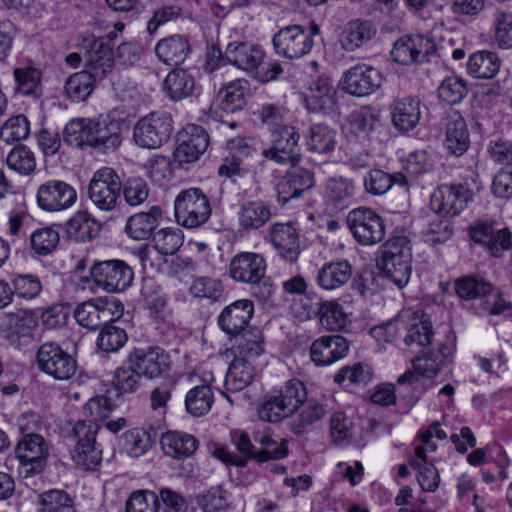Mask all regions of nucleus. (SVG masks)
I'll use <instances>...</instances> for the list:
<instances>
[{
    "label": "nucleus",
    "instance_id": "obj_1",
    "mask_svg": "<svg viewBox=\"0 0 512 512\" xmlns=\"http://www.w3.org/2000/svg\"><path fill=\"white\" fill-rule=\"evenodd\" d=\"M64 136L68 142L79 140L76 145L85 144L102 152L115 151L122 143V123L104 114L74 119L66 125Z\"/></svg>",
    "mask_w": 512,
    "mask_h": 512
},
{
    "label": "nucleus",
    "instance_id": "obj_2",
    "mask_svg": "<svg viewBox=\"0 0 512 512\" xmlns=\"http://www.w3.org/2000/svg\"><path fill=\"white\" fill-rule=\"evenodd\" d=\"M306 399V387L299 379H291L266 395L258 407V416L267 422H280L290 417Z\"/></svg>",
    "mask_w": 512,
    "mask_h": 512
},
{
    "label": "nucleus",
    "instance_id": "obj_3",
    "mask_svg": "<svg viewBox=\"0 0 512 512\" xmlns=\"http://www.w3.org/2000/svg\"><path fill=\"white\" fill-rule=\"evenodd\" d=\"M175 218L178 224L186 228H199L210 218L212 208L207 195L192 187L178 193L174 201Z\"/></svg>",
    "mask_w": 512,
    "mask_h": 512
},
{
    "label": "nucleus",
    "instance_id": "obj_4",
    "mask_svg": "<svg viewBox=\"0 0 512 512\" xmlns=\"http://www.w3.org/2000/svg\"><path fill=\"white\" fill-rule=\"evenodd\" d=\"M49 454L50 444L42 435L22 436L15 446L19 475L29 478L42 473L47 466Z\"/></svg>",
    "mask_w": 512,
    "mask_h": 512
},
{
    "label": "nucleus",
    "instance_id": "obj_5",
    "mask_svg": "<svg viewBox=\"0 0 512 512\" xmlns=\"http://www.w3.org/2000/svg\"><path fill=\"white\" fill-rule=\"evenodd\" d=\"M272 137L270 146L264 148L261 155L277 165L297 166L302 159L300 133L297 128L290 125L280 126L273 130Z\"/></svg>",
    "mask_w": 512,
    "mask_h": 512
},
{
    "label": "nucleus",
    "instance_id": "obj_6",
    "mask_svg": "<svg viewBox=\"0 0 512 512\" xmlns=\"http://www.w3.org/2000/svg\"><path fill=\"white\" fill-rule=\"evenodd\" d=\"M320 33L319 26L312 23L309 28L290 25L280 29L273 37V46L277 54L289 59L308 54L313 45V37Z\"/></svg>",
    "mask_w": 512,
    "mask_h": 512
},
{
    "label": "nucleus",
    "instance_id": "obj_7",
    "mask_svg": "<svg viewBox=\"0 0 512 512\" xmlns=\"http://www.w3.org/2000/svg\"><path fill=\"white\" fill-rule=\"evenodd\" d=\"M170 114L152 112L140 118L133 128V139L137 146L158 149L169 139L173 131Z\"/></svg>",
    "mask_w": 512,
    "mask_h": 512
},
{
    "label": "nucleus",
    "instance_id": "obj_8",
    "mask_svg": "<svg viewBox=\"0 0 512 512\" xmlns=\"http://www.w3.org/2000/svg\"><path fill=\"white\" fill-rule=\"evenodd\" d=\"M90 275L96 286L109 293L127 290L134 279L132 268L119 259L95 262L90 268Z\"/></svg>",
    "mask_w": 512,
    "mask_h": 512
},
{
    "label": "nucleus",
    "instance_id": "obj_9",
    "mask_svg": "<svg viewBox=\"0 0 512 512\" xmlns=\"http://www.w3.org/2000/svg\"><path fill=\"white\" fill-rule=\"evenodd\" d=\"M346 222L354 239L361 245H374L385 238L384 220L371 208L358 207L351 210Z\"/></svg>",
    "mask_w": 512,
    "mask_h": 512
},
{
    "label": "nucleus",
    "instance_id": "obj_10",
    "mask_svg": "<svg viewBox=\"0 0 512 512\" xmlns=\"http://www.w3.org/2000/svg\"><path fill=\"white\" fill-rule=\"evenodd\" d=\"M123 188L122 180L117 172L110 167L97 170L88 185V197L101 211H112Z\"/></svg>",
    "mask_w": 512,
    "mask_h": 512
},
{
    "label": "nucleus",
    "instance_id": "obj_11",
    "mask_svg": "<svg viewBox=\"0 0 512 512\" xmlns=\"http://www.w3.org/2000/svg\"><path fill=\"white\" fill-rule=\"evenodd\" d=\"M72 436L76 441L70 452L74 464L84 471H95L102 461V450L96 445V426L75 423Z\"/></svg>",
    "mask_w": 512,
    "mask_h": 512
},
{
    "label": "nucleus",
    "instance_id": "obj_12",
    "mask_svg": "<svg viewBox=\"0 0 512 512\" xmlns=\"http://www.w3.org/2000/svg\"><path fill=\"white\" fill-rule=\"evenodd\" d=\"M36 200L41 210L59 212L67 210L75 204L77 192L69 183L52 179L38 187Z\"/></svg>",
    "mask_w": 512,
    "mask_h": 512
},
{
    "label": "nucleus",
    "instance_id": "obj_13",
    "mask_svg": "<svg viewBox=\"0 0 512 512\" xmlns=\"http://www.w3.org/2000/svg\"><path fill=\"white\" fill-rule=\"evenodd\" d=\"M436 51L432 38L422 34L410 35L398 39L391 51L393 61L401 65L423 63Z\"/></svg>",
    "mask_w": 512,
    "mask_h": 512
},
{
    "label": "nucleus",
    "instance_id": "obj_14",
    "mask_svg": "<svg viewBox=\"0 0 512 512\" xmlns=\"http://www.w3.org/2000/svg\"><path fill=\"white\" fill-rule=\"evenodd\" d=\"M381 72L367 64H357L347 70L342 81V89L353 96L371 95L382 85Z\"/></svg>",
    "mask_w": 512,
    "mask_h": 512
},
{
    "label": "nucleus",
    "instance_id": "obj_15",
    "mask_svg": "<svg viewBox=\"0 0 512 512\" xmlns=\"http://www.w3.org/2000/svg\"><path fill=\"white\" fill-rule=\"evenodd\" d=\"M471 194L462 185H441L431 195L430 205L443 217L457 216L465 209Z\"/></svg>",
    "mask_w": 512,
    "mask_h": 512
},
{
    "label": "nucleus",
    "instance_id": "obj_16",
    "mask_svg": "<svg viewBox=\"0 0 512 512\" xmlns=\"http://www.w3.org/2000/svg\"><path fill=\"white\" fill-rule=\"evenodd\" d=\"M266 261L258 253L240 252L229 264V275L237 282L258 285L265 276Z\"/></svg>",
    "mask_w": 512,
    "mask_h": 512
},
{
    "label": "nucleus",
    "instance_id": "obj_17",
    "mask_svg": "<svg viewBox=\"0 0 512 512\" xmlns=\"http://www.w3.org/2000/svg\"><path fill=\"white\" fill-rule=\"evenodd\" d=\"M253 314L254 304L251 300H237L221 311L217 317V325L230 340L248 328Z\"/></svg>",
    "mask_w": 512,
    "mask_h": 512
},
{
    "label": "nucleus",
    "instance_id": "obj_18",
    "mask_svg": "<svg viewBox=\"0 0 512 512\" xmlns=\"http://www.w3.org/2000/svg\"><path fill=\"white\" fill-rule=\"evenodd\" d=\"M470 235L494 257H501L512 248V233L508 228L497 229L491 223L480 222L470 228Z\"/></svg>",
    "mask_w": 512,
    "mask_h": 512
},
{
    "label": "nucleus",
    "instance_id": "obj_19",
    "mask_svg": "<svg viewBox=\"0 0 512 512\" xmlns=\"http://www.w3.org/2000/svg\"><path fill=\"white\" fill-rule=\"evenodd\" d=\"M268 240L284 260L290 263L297 261L301 251L300 236L291 223H274Z\"/></svg>",
    "mask_w": 512,
    "mask_h": 512
},
{
    "label": "nucleus",
    "instance_id": "obj_20",
    "mask_svg": "<svg viewBox=\"0 0 512 512\" xmlns=\"http://www.w3.org/2000/svg\"><path fill=\"white\" fill-rule=\"evenodd\" d=\"M400 317L408 324L407 334L404 337L407 346L425 347L431 343L433 336L432 323L423 310L408 309L403 311Z\"/></svg>",
    "mask_w": 512,
    "mask_h": 512
},
{
    "label": "nucleus",
    "instance_id": "obj_21",
    "mask_svg": "<svg viewBox=\"0 0 512 512\" xmlns=\"http://www.w3.org/2000/svg\"><path fill=\"white\" fill-rule=\"evenodd\" d=\"M306 108L314 113H330L336 107V90L331 78L321 76L314 80L305 97Z\"/></svg>",
    "mask_w": 512,
    "mask_h": 512
},
{
    "label": "nucleus",
    "instance_id": "obj_22",
    "mask_svg": "<svg viewBox=\"0 0 512 512\" xmlns=\"http://www.w3.org/2000/svg\"><path fill=\"white\" fill-rule=\"evenodd\" d=\"M225 59L247 73H252L262 64L264 52L258 46L242 41L229 43L225 49Z\"/></svg>",
    "mask_w": 512,
    "mask_h": 512
},
{
    "label": "nucleus",
    "instance_id": "obj_23",
    "mask_svg": "<svg viewBox=\"0 0 512 512\" xmlns=\"http://www.w3.org/2000/svg\"><path fill=\"white\" fill-rule=\"evenodd\" d=\"M184 137L177 146L174 156L180 163L195 162L207 150L209 135L203 127L191 125L185 130Z\"/></svg>",
    "mask_w": 512,
    "mask_h": 512
},
{
    "label": "nucleus",
    "instance_id": "obj_24",
    "mask_svg": "<svg viewBox=\"0 0 512 512\" xmlns=\"http://www.w3.org/2000/svg\"><path fill=\"white\" fill-rule=\"evenodd\" d=\"M115 58L111 47L103 42H92L85 53V70L94 79L102 81L114 68Z\"/></svg>",
    "mask_w": 512,
    "mask_h": 512
},
{
    "label": "nucleus",
    "instance_id": "obj_25",
    "mask_svg": "<svg viewBox=\"0 0 512 512\" xmlns=\"http://www.w3.org/2000/svg\"><path fill=\"white\" fill-rule=\"evenodd\" d=\"M259 354L235 355L231 361L225 377V388L235 393L246 388L254 379L255 369L252 364Z\"/></svg>",
    "mask_w": 512,
    "mask_h": 512
},
{
    "label": "nucleus",
    "instance_id": "obj_26",
    "mask_svg": "<svg viewBox=\"0 0 512 512\" xmlns=\"http://www.w3.org/2000/svg\"><path fill=\"white\" fill-rule=\"evenodd\" d=\"M327 414L326 406L317 399H306L299 404L289 421L290 430L295 435L308 433L310 428Z\"/></svg>",
    "mask_w": 512,
    "mask_h": 512
},
{
    "label": "nucleus",
    "instance_id": "obj_27",
    "mask_svg": "<svg viewBox=\"0 0 512 512\" xmlns=\"http://www.w3.org/2000/svg\"><path fill=\"white\" fill-rule=\"evenodd\" d=\"M114 302H102V298L85 301L74 310V317L79 325L96 330L111 322L109 306Z\"/></svg>",
    "mask_w": 512,
    "mask_h": 512
},
{
    "label": "nucleus",
    "instance_id": "obj_28",
    "mask_svg": "<svg viewBox=\"0 0 512 512\" xmlns=\"http://www.w3.org/2000/svg\"><path fill=\"white\" fill-rule=\"evenodd\" d=\"M353 267L347 260L324 263L317 271L316 283L326 291H333L344 286L351 278Z\"/></svg>",
    "mask_w": 512,
    "mask_h": 512
},
{
    "label": "nucleus",
    "instance_id": "obj_29",
    "mask_svg": "<svg viewBox=\"0 0 512 512\" xmlns=\"http://www.w3.org/2000/svg\"><path fill=\"white\" fill-rule=\"evenodd\" d=\"M393 125L400 131L414 129L421 118V102L416 97L406 96L397 99L391 106Z\"/></svg>",
    "mask_w": 512,
    "mask_h": 512
},
{
    "label": "nucleus",
    "instance_id": "obj_30",
    "mask_svg": "<svg viewBox=\"0 0 512 512\" xmlns=\"http://www.w3.org/2000/svg\"><path fill=\"white\" fill-rule=\"evenodd\" d=\"M196 80L191 72L182 68L171 70L163 82V91L174 102L193 96Z\"/></svg>",
    "mask_w": 512,
    "mask_h": 512
},
{
    "label": "nucleus",
    "instance_id": "obj_31",
    "mask_svg": "<svg viewBox=\"0 0 512 512\" xmlns=\"http://www.w3.org/2000/svg\"><path fill=\"white\" fill-rule=\"evenodd\" d=\"M162 216V209L159 206H152L148 212H140L127 219L125 232L134 240H147L159 224Z\"/></svg>",
    "mask_w": 512,
    "mask_h": 512
},
{
    "label": "nucleus",
    "instance_id": "obj_32",
    "mask_svg": "<svg viewBox=\"0 0 512 512\" xmlns=\"http://www.w3.org/2000/svg\"><path fill=\"white\" fill-rule=\"evenodd\" d=\"M14 93L34 100L43 95L42 72L30 65L16 67L13 70Z\"/></svg>",
    "mask_w": 512,
    "mask_h": 512
},
{
    "label": "nucleus",
    "instance_id": "obj_33",
    "mask_svg": "<svg viewBox=\"0 0 512 512\" xmlns=\"http://www.w3.org/2000/svg\"><path fill=\"white\" fill-rule=\"evenodd\" d=\"M101 224L87 211L76 212L66 223L65 232L75 242H87L96 238Z\"/></svg>",
    "mask_w": 512,
    "mask_h": 512
},
{
    "label": "nucleus",
    "instance_id": "obj_34",
    "mask_svg": "<svg viewBox=\"0 0 512 512\" xmlns=\"http://www.w3.org/2000/svg\"><path fill=\"white\" fill-rule=\"evenodd\" d=\"M160 442L163 452L177 460L192 456L198 448V440L185 432H166Z\"/></svg>",
    "mask_w": 512,
    "mask_h": 512
},
{
    "label": "nucleus",
    "instance_id": "obj_35",
    "mask_svg": "<svg viewBox=\"0 0 512 512\" xmlns=\"http://www.w3.org/2000/svg\"><path fill=\"white\" fill-rule=\"evenodd\" d=\"M37 364L41 371L57 380L71 378L77 369V362L71 354H37Z\"/></svg>",
    "mask_w": 512,
    "mask_h": 512
},
{
    "label": "nucleus",
    "instance_id": "obj_36",
    "mask_svg": "<svg viewBox=\"0 0 512 512\" xmlns=\"http://www.w3.org/2000/svg\"><path fill=\"white\" fill-rule=\"evenodd\" d=\"M188 39L182 35H171L161 39L155 47L158 59L167 65H179L190 53Z\"/></svg>",
    "mask_w": 512,
    "mask_h": 512
},
{
    "label": "nucleus",
    "instance_id": "obj_37",
    "mask_svg": "<svg viewBox=\"0 0 512 512\" xmlns=\"http://www.w3.org/2000/svg\"><path fill=\"white\" fill-rule=\"evenodd\" d=\"M470 145L469 131L463 117L458 113L449 116L446 125L445 147L455 155H463Z\"/></svg>",
    "mask_w": 512,
    "mask_h": 512
},
{
    "label": "nucleus",
    "instance_id": "obj_38",
    "mask_svg": "<svg viewBox=\"0 0 512 512\" xmlns=\"http://www.w3.org/2000/svg\"><path fill=\"white\" fill-rule=\"evenodd\" d=\"M442 369L441 362L437 361L435 354H422L412 360V369L406 370L397 379L399 385L414 384L421 378L432 379Z\"/></svg>",
    "mask_w": 512,
    "mask_h": 512
},
{
    "label": "nucleus",
    "instance_id": "obj_39",
    "mask_svg": "<svg viewBox=\"0 0 512 512\" xmlns=\"http://www.w3.org/2000/svg\"><path fill=\"white\" fill-rule=\"evenodd\" d=\"M377 28L370 20L355 19L345 27L341 43L345 50L353 51L375 37Z\"/></svg>",
    "mask_w": 512,
    "mask_h": 512
},
{
    "label": "nucleus",
    "instance_id": "obj_40",
    "mask_svg": "<svg viewBox=\"0 0 512 512\" xmlns=\"http://www.w3.org/2000/svg\"><path fill=\"white\" fill-rule=\"evenodd\" d=\"M270 205L261 200L245 202L239 209L238 220L243 230H257L271 218Z\"/></svg>",
    "mask_w": 512,
    "mask_h": 512
},
{
    "label": "nucleus",
    "instance_id": "obj_41",
    "mask_svg": "<svg viewBox=\"0 0 512 512\" xmlns=\"http://www.w3.org/2000/svg\"><path fill=\"white\" fill-rule=\"evenodd\" d=\"M248 82L246 80L231 81L222 87L217 94L218 107L227 113L240 111L246 105Z\"/></svg>",
    "mask_w": 512,
    "mask_h": 512
},
{
    "label": "nucleus",
    "instance_id": "obj_42",
    "mask_svg": "<svg viewBox=\"0 0 512 512\" xmlns=\"http://www.w3.org/2000/svg\"><path fill=\"white\" fill-rule=\"evenodd\" d=\"M494 286L478 274L464 275L454 282L456 295L463 300H473L490 295Z\"/></svg>",
    "mask_w": 512,
    "mask_h": 512
},
{
    "label": "nucleus",
    "instance_id": "obj_43",
    "mask_svg": "<svg viewBox=\"0 0 512 512\" xmlns=\"http://www.w3.org/2000/svg\"><path fill=\"white\" fill-rule=\"evenodd\" d=\"M129 361L140 376L154 378L166 373L170 369L169 354H129Z\"/></svg>",
    "mask_w": 512,
    "mask_h": 512
},
{
    "label": "nucleus",
    "instance_id": "obj_44",
    "mask_svg": "<svg viewBox=\"0 0 512 512\" xmlns=\"http://www.w3.org/2000/svg\"><path fill=\"white\" fill-rule=\"evenodd\" d=\"M336 131L325 124H314L306 136L308 151L318 154H330L336 147Z\"/></svg>",
    "mask_w": 512,
    "mask_h": 512
},
{
    "label": "nucleus",
    "instance_id": "obj_45",
    "mask_svg": "<svg viewBox=\"0 0 512 512\" xmlns=\"http://www.w3.org/2000/svg\"><path fill=\"white\" fill-rule=\"evenodd\" d=\"M500 59L491 51H478L472 54L467 63L468 73L477 79H491L500 69Z\"/></svg>",
    "mask_w": 512,
    "mask_h": 512
},
{
    "label": "nucleus",
    "instance_id": "obj_46",
    "mask_svg": "<svg viewBox=\"0 0 512 512\" xmlns=\"http://www.w3.org/2000/svg\"><path fill=\"white\" fill-rule=\"evenodd\" d=\"M318 317L322 327L331 331L343 330L349 323L348 314L336 300L318 303Z\"/></svg>",
    "mask_w": 512,
    "mask_h": 512
},
{
    "label": "nucleus",
    "instance_id": "obj_47",
    "mask_svg": "<svg viewBox=\"0 0 512 512\" xmlns=\"http://www.w3.org/2000/svg\"><path fill=\"white\" fill-rule=\"evenodd\" d=\"M378 265L385 275L398 287H405L411 276V259L404 255V258L382 256Z\"/></svg>",
    "mask_w": 512,
    "mask_h": 512
},
{
    "label": "nucleus",
    "instance_id": "obj_48",
    "mask_svg": "<svg viewBox=\"0 0 512 512\" xmlns=\"http://www.w3.org/2000/svg\"><path fill=\"white\" fill-rule=\"evenodd\" d=\"M114 409L112 401L104 395L91 397L82 407L84 419L76 423H84L85 426L95 425L97 432L100 429L99 423L106 420Z\"/></svg>",
    "mask_w": 512,
    "mask_h": 512
},
{
    "label": "nucleus",
    "instance_id": "obj_49",
    "mask_svg": "<svg viewBox=\"0 0 512 512\" xmlns=\"http://www.w3.org/2000/svg\"><path fill=\"white\" fill-rule=\"evenodd\" d=\"M37 512H76L74 500L64 490L50 489L37 498Z\"/></svg>",
    "mask_w": 512,
    "mask_h": 512
},
{
    "label": "nucleus",
    "instance_id": "obj_50",
    "mask_svg": "<svg viewBox=\"0 0 512 512\" xmlns=\"http://www.w3.org/2000/svg\"><path fill=\"white\" fill-rule=\"evenodd\" d=\"M214 403V394L209 385H198L190 389L185 397L187 412L194 417L207 414Z\"/></svg>",
    "mask_w": 512,
    "mask_h": 512
},
{
    "label": "nucleus",
    "instance_id": "obj_51",
    "mask_svg": "<svg viewBox=\"0 0 512 512\" xmlns=\"http://www.w3.org/2000/svg\"><path fill=\"white\" fill-rule=\"evenodd\" d=\"M98 80L94 79L86 71H81L71 75L65 83V96L74 102L85 101L94 89V83Z\"/></svg>",
    "mask_w": 512,
    "mask_h": 512
},
{
    "label": "nucleus",
    "instance_id": "obj_52",
    "mask_svg": "<svg viewBox=\"0 0 512 512\" xmlns=\"http://www.w3.org/2000/svg\"><path fill=\"white\" fill-rule=\"evenodd\" d=\"M151 433L145 428H132L122 435V448L131 457L138 458L152 446Z\"/></svg>",
    "mask_w": 512,
    "mask_h": 512
},
{
    "label": "nucleus",
    "instance_id": "obj_53",
    "mask_svg": "<svg viewBox=\"0 0 512 512\" xmlns=\"http://www.w3.org/2000/svg\"><path fill=\"white\" fill-rule=\"evenodd\" d=\"M379 113L369 106H362L349 116L350 129L358 137H368L379 123Z\"/></svg>",
    "mask_w": 512,
    "mask_h": 512
},
{
    "label": "nucleus",
    "instance_id": "obj_54",
    "mask_svg": "<svg viewBox=\"0 0 512 512\" xmlns=\"http://www.w3.org/2000/svg\"><path fill=\"white\" fill-rule=\"evenodd\" d=\"M8 168L22 176L31 175L36 169L34 153L24 145L13 147L6 156Z\"/></svg>",
    "mask_w": 512,
    "mask_h": 512
},
{
    "label": "nucleus",
    "instance_id": "obj_55",
    "mask_svg": "<svg viewBox=\"0 0 512 512\" xmlns=\"http://www.w3.org/2000/svg\"><path fill=\"white\" fill-rule=\"evenodd\" d=\"M156 251L163 255H174L183 245L184 236L179 228H163L153 234Z\"/></svg>",
    "mask_w": 512,
    "mask_h": 512
},
{
    "label": "nucleus",
    "instance_id": "obj_56",
    "mask_svg": "<svg viewBox=\"0 0 512 512\" xmlns=\"http://www.w3.org/2000/svg\"><path fill=\"white\" fill-rule=\"evenodd\" d=\"M31 249L38 255L51 254L59 245L60 236L53 227H43L33 231L29 237Z\"/></svg>",
    "mask_w": 512,
    "mask_h": 512
},
{
    "label": "nucleus",
    "instance_id": "obj_57",
    "mask_svg": "<svg viewBox=\"0 0 512 512\" xmlns=\"http://www.w3.org/2000/svg\"><path fill=\"white\" fill-rule=\"evenodd\" d=\"M112 383L120 393H133L140 387L141 376L134 368L133 362L127 359L115 370Z\"/></svg>",
    "mask_w": 512,
    "mask_h": 512
},
{
    "label": "nucleus",
    "instance_id": "obj_58",
    "mask_svg": "<svg viewBox=\"0 0 512 512\" xmlns=\"http://www.w3.org/2000/svg\"><path fill=\"white\" fill-rule=\"evenodd\" d=\"M354 184L344 177L331 178L327 184V199L335 209H342L354 195Z\"/></svg>",
    "mask_w": 512,
    "mask_h": 512
},
{
    "label": "nucleus",
    "instance_id": "obj_59",
    "mask_svg": "<svg viewBox=\"0 0 512 512\" xmlns=\"http://www.w3.org/2000/svg\"><path fill=\"white\" fill-rule=\"evenodd\" d=\"M355 423L344 412H335L330 419V435L337 445L348 444L354 436Z\"/></svg>",
    "mask_w": 512,
    "mask_h": 512
},
{
    "label": "nucleus",
    "instance_id": "obj_60",
    "mask_svg": "<svg viewBox=\"0 0 512 512\" xmlns=\"http://www.w3.org/2000/svg\"><path fill=\"white\" fill-rule=\"evenodd\" d=\"M232 344V349H237L240 352H264L265 339L262 331L258 328H246L237 336L229 340Z\"/></svg>",
    "mask_w": 512,
    "mask_h": 512
},
{
    "label": "nucleus",
    "instance_id": "obj_61",
    "mask_svg": "<svg viewBox=\"0 0 512 512\" xmlns=\"http://www.w3.org/2000/svg\"><path fill=\"white\" fill-rule=\"evenodd\" d=\"M11 282L14 288L13 295L25 300L37 298L43 289L39 277L34 274H16Z\"/></svg>",
    "mask_w": 512,
    "mask_h": 512
},
{
    "label": "nucleus",
    "instance_id": "obj_62",
    "mask_svg": "<svg viewBox=\"0 0 512 512\" xmlns=\"http://www.w3.org/2000/svg\"><path fill=\"white\" fill-rule=\"evenodd\" d=\"M29 134L30 123L23 114L10 117L0 129V136L7 143L25 140Z\"/></svg>",
    "mask_w": 512,
    "mask_h": 512
},
{
    "label": "nucleus",
    "instance_id": "obj_63",
    "mask_svg": "<svg viewBox=\"0 0 512 512\" xmlns=\"http://www.w3.org/2000/svg\"><path fill=\"white\" fill-rule=\"evenodd\" d=\"M125 510L126 512H160L158 495L147 490L135 491L126 501Z\"/></svg>",
    "mask_w": 512,
    "mask_h": 512
},
{
    "label": "nucleus",
    "instance_id": "obj_64",
    "mask_svg": "<svg viewBox=\"0 0 512 512\" xmlns=\"http://www.w3.org/2000/svg\"><path fill=\"white\" fill-rule=\"evenodd\" d=\"M494 40L502 49H512V12L499 10L494 15Z\"/></svg>",
    "mask_w": 512,
    "mask_h": 512
}]
</instances>
